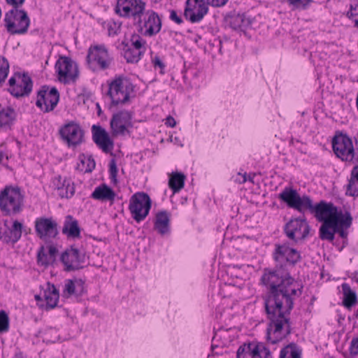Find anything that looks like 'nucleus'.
I'll use <instances>...</instances> for the list:
<instances>
[{
    "label": "nucleus",
    "mask_w": 358,
    "mask_h": 358,
    "mask_svg": "<svg viewBox=\"0 0 358 358\" xmlns=\"http://www.w3.org/2000/svg\"><path fill=\"white\" fill-rule=\"evenodd\" d=\"M273 268H264L260 285L264 311L268 320L266 339L269 345H277L292 331L290 314L296 297L301 296L303 285L292 276L290 270L301 259V252L287 244L276 243L272 252Z\"/></svg>",
    "instance_id": "1"
},
{
    "label": "nucleus",
    "mask_w": 358,
    "mask_h": 358,
    "mask_svg": "<svg viewBox=\"0 0 358 358\" xmlns=\"http://www.w3.org/2000/svg\"><path fill=\"white\" fill-rule=\"evenodd\" d=\"M311 214L322 222L319 229L320 239L331 243L339 251L348 245V229L352 224L350 212L343 213L333 203L321 200L314 204Z\"/></svg>",
    "instance_id": "2"
},
{
    "label": "nucleus",
    "mask_w": 358,
    "mask_h": 358,
    "mask_svg": "<svg viewBox=\"0 0 358 358\" xmlns=\"http://www.w3.org/2000/svg\"><path fill=\"white\" fill-rule=\"evenodd\" d=\"M108 90L104 98L108 100L109 110L117 109L129 105L131 99L136 96V85L131 79L124 75H115L111 80H107Z\"/></svg>",
    "instance_id": "3"
},
{
    "label": "nucleus",
    "mask_w": 358,
    "mask_h": 358,
    "mask_svg": "<svg viewBox=\"0 0 358 358\" xmlns=\"http://www.w3.org/2000/svg\"><path fill=\"white\" fill-rule=\"evenodd\" d=\"M114 59L105 44L91 45L86 56L87 68L94 73L109 69Z\"/></svg>",
    "instance_id": "4"
},
{
    "label": "nucleus",
    "mask_w": 358,
    "mask_h": 358,
    "mask_svg": "<svg viewBox=\"0 0 358 358\" xmlns=\"http://www.w3.org/2000/svg\"><path fill=\"white\" fill-rule=\"evenodd\" d=\"M24 196L18 186L6 185L0 192V210L5 215H16L22 210Z\"/></svg>",
    "instance_id": "5"
},
{
    "label": "nucleus",
    "mask_w": 358,
    "mask_h": 358,
    "mask_svg": "<svg viewBox=\"0 0 358 358\" xmlns=\"http://www.w3.org/2000/svg\"><path fill=\"white\" fill-rule=\"evenodd\" d=\"M3 22L7 32L10 35L26 34L30 25L27 12L20 8H12L6 12Z\"/></svg>",
    "instance_id": "6"
},
{
    "label": "nucleus",
    "mask_w": 358,
    "mask_h": 358,
    "mask_svg": "<svg viewBox=\"0 0 358 358\" xmlns=\"http://www.w3.org/2000/svg\"><path fill=\"white\" fill-rule=\"evenodd\" d=\"M278 199L288 208L297 210L303 215L306 211L312 213L314 203L311 197L307 194L301 196L292 186L285 187L278 194Z\"/></svg>",
    "instance_id": "7"
},
{
    "label": "nucleus",
    "mask_w": 358,
    "mask_h": 358,
    "mask_svg": "<svg viewBox=\"0 0 358 358\" xmlns=\"http://www.w3.org/2000/svg\"><path fill=\"white\" fill-rule=\"evenodd\" d=\"M59 261L66 272L76 271L83 268L86 262V252L83 247L73 244L62 252Z\"/></svg>",
    "instance_id": "8"
},
{
    "label": "nucleus",
    "mask_w": 358,
    "mask_h": 358,
    "mask_svg": "<svg viewBox=\"0 0 358 358\" xmlns=\"http://www.w3.org/2000/svg\"><path fill=\"white\" fill-rule=\"evenodd\" d=\"M8 92L15 98L29 96L34 86V82L27 72H15L8 80Z\"/></svg>",
    "instance_id": "9"
},
{
    "label": "nucleus",
    "mask_w": 358,
    "mask_h": 358,
    "mask_svg": "<svg viewBox=\"0 0 358 358\" xmlns=\"http://www.w3.org/2000/svg\"><path fill=\"white\" fill-rule=\"evenodd\" d=\"M310 230L311 227L305 216L292 217L283 227L286 237L295 243L306 240Z\"/></svg>",
    "instance_id": "10"
},
{
    "label": "nucleus",
    "mask_w": 358,
    "mask_h": 358,
    "mask_svg": "<svg viewBox=\"0 0 358 358\" xmlns=\"http://www.w3.org/2000/svg\"><path fill=\"white\" fill-rule=\"evenodd\" d=\"M58 132L68 148H76L85 142V131L77 121H67L60 127Z\"/></svg>",
    "instance_id": "11"
},
{
    "label": "nucleus",
    "mask_w": 358,
    "mask_h": 358,
    "mask_svg": "<svg viewBox=\"0 0 358 358\" xmlns=\"http://www.w3.org/2000/svg\"><path fill=\"white\" fill-rule=\"evenodd\" d=\"M151 207L152 200L145 192H138L134 194L129 199V210L131 217L138 223L146 218Z\"/></svg>",
    "instance_id": "12"
},
{
    "label": "nucleus",
    "mask_w": 358,
    "mask_h": 358,
    "mask_svg": "<svg viewBox=\"0 0 358 358\" xmlns=\"http://www.w3.org/2000/svg\"><path fill=\"white\" fill-rule=\"evenodd\" d=\"M36 106L43 113H50L56 108L59 101V92L56 87L42 85L36 94Z\"/></svg>",
    "instance_id": "13"
},
{
    "label": "nucleus",
    "mask_w": 358,
    "mask_h": 358,
    "mask_svg": "<svg viewBox=\"0 0 358 358\" xmlns=\"http://www.w3.org/2000/svg\"><path fill=\"white\" fill-rule=\"evenodd\" d=\"M145 7L143 0H117L114 10L120 17L136 21L146 10Z\"/></svg>",
    "instance_id": "14"
},
{
    "label": "nucleus",
    "mask_w": 358,
    "mask_h": 358,
    "mask_svg": "<svg viewBox=\"0 0 358 358\" xmlns=\"http://www.w3.org/2000/svg\"><path fill=\"white\" fill-rule=\"evenodd\" d=\"M138 31L145 36H153L158 34L162 27V20L158 13L150 9L145 11L142 17L136 21Z\"/></svg>",
    "instance_id": "15"
},
{
    "label": "nucleus",
    "mask_w": 358,
    "mask_h": 358,
    "mask_svg": "<svg viewBox=\"0 0 358 358\" xmlns=\"http://www.w3.org/2000/svg\"><path fill=\"white\" fill-rule=\"evenodd\" d=\"M55 67L61 83L69 84L75 82L78 77V66L69 57L61 56L56 62Z\"/></svg>",
    "instance_id": "16"
},
{
    "label": "nucleus",
    "mask_w": 358,
    "mask_h": 358,
    "mask_svg": "<svg viewBox=\"0 0 358 358\" xmlns=\"http://www.w3.org/2000/svg\"><path fill=\"white\" fill-rule=\"evenodd\" d=\"M133 113L127 110H121L115 113L110 121V127L113 136L125 134L130 135L129 128L133 127Z\"/></svg>",
    "instance_id": "17"
},
{
    "label": "nucleus",
    "mask_w": 358,
    "mask_h": 358,
    "mask_svg": "<svg viewBox=\"0 0 358 358\" xmlns=\"http://www.w3.org/2000/svg\"><path fill=\"white\" fill-rule=\"evenodd\" d=\"M332 148L336 155L343 161L353 160L355 149L352 139L347 134H336L332 139Z\"/></svg>",
    "instance_id": "18"
},
{
    "label": "nucleus",
    "mask_w": 358,
    "mask_h": 358,
    "mask_svg": "<svg viewBox=\"0 0 358 358\" xmlns=\"http://www.w3.org/2000/svg\"><path fill=\"white\" fill-rule=\"evenodd\" d=\"M270 350L262 342L256 341L243 343L236 352L237 358H268Z\"/></svg>",
    "instance_id": "19"
},
{
    "label": "nucleus",
    "mask_w": 358,
    "mask_h": 358,
    "mask_svg": "<svg viewBox=\"0 0 358 358\" xmlns=\"http://www.w3.org/2000/svg\"><path fill=\"white\" fill-rule=\"evenodd\" d=\"M206 0H186L184 16L192 23L199 22L208 11Z\"/></svg>",
    "instance_id": "20"
},
{
    "label": "nucleus",
    "mask_w": 358,
    "mask_h": 358,
    "mask_svg": "<svg viewBox=\"0 0 358 358\" xmlns=\"http://www.w3.org/2000/svg\"><path fill=\"white\" fill-rule=\"evenodd\" d=\"M35 231L41 239L55 238L59 235V226L52 217H40L35 220Z\"/></svg>",
    "instance_id": "21"
},
{
    "label": "nucleus",
    "mask_w": 358,
    "mask_h": 358,
    "mask_svg": "<svg viewBox=\"0 0 358 358\" xmlns=\"http://www.w3.org/2000/svg\"><path fill=\"white\" fill-rule=\"evenodd\" d=\"M4 229H0V240L6 244H15L21 238L23 225L17 220L13 222L11 227L4 222Z\"/></svg>",
    "instance_id": "22"
},
{
    "label": "nucleus",
    "mask_w": 358,
    "mask_h": 358,
    "mask_svg": "<svg viewBox=\"0 0 358 358\" xmlns=\"http://www.w3.org/2000/svg\"><path fill=\"white\" fill-rule=\"evenodd\" d=\"M92 133L93 141L103 152L108 153L113 149V139L101 126L94 124L92 127Z\"/></svg>",
    "instance_id": "23"
},
{
    "label": "nucleus",
    "mask_w": 358,
    "mask_h": 358,
    "mask_svg": "<svg viewBox=\"0 0 358 358\" xmlns=\"http://www.w3.org/2000/svg\"><path fill=\"white\" fill-rule=\"evenodd\" d=\"M64 283V287L63 289L64 296H76L79 297L82 296L87 292L85 280L74 278L73 279L65 280Z\"/></svg>",
    "instance_id": "24"
},
{
    "label": "nucleus",
    "mask_w": 358,
    "mask_h": 358,
    "mask_svg": "<svg viewBox=\"0 0 358 358\" xmlns=\"http://www.w3.org/2000/svg\"><path fill=\"white\" fill-rule=\"evenodd\" d=\"M154 229L164 236L171 234V214L167 210H159L155 216Z\"/></svg>",
    "instance_id": "25"
},
{
    "label": "nucleus",
    "mask_w": 358,
    "mask_h": 358,
    "mask_svg": "<svg viewBox=\"0 0 358 358\" xmlns=\"http://www.w3.org/2000/svg\"><path fill=\"white\" fill-rule=\"evenodd\" d=\"M44 303L41 305V308L50 310L57 306L59 299V289L50 282L48 283V288L43 290Z\"/></svg>",
    "instance_id": "26"
},
{
    "label": "nucleus",
    "mask_w": 358,
    "mask_h": 358,
    "mask_svg": "<svg viewBox=\"0 0 358 358\" xmlns=\"http://www.w3.org/2000/svg\"><path fill=\"white\" fill-rule=\"evenodd\" d=\"M115 196V191L105 183L97 186L90 196L93 199L101 201H110L111 203H113Z\"/></svg>",
    "instance_id": "27"
},
{
    "label": "nucleus",
    "mask_w": 358,
    "mask_h": 358,
    "mask_svg": "<svg viewBox=\"0 0 358 358\" xmlns=\"http://www.w3.org/2000/svg\"><path fill=\"white\" fill-rule=\"evenodd\" d=\"M62 234L67 238H77L80 237L81 229L78 221L71 215L64 217Z\"/></svg>",
    "instance_id": "28"
},
{
    "label": "nucleus",
    "mask_w": 358,
    "mask_h": 358,
    "mask_svg": "<svg viewBox=\"0 0 358 358\" xmlns=\"http://www.w3.org/2000/svg\"><path fill=\"white\" fill-rule=\"evenodd\" d=\"M17 117V113L10 106L3 108L0 110V127L8 130L11 129Z\"/></svg>",
    "instance_id": "29"
},
{
    "label": "nucleus",
    "mask_w": 358,
    "mask_h": 358,
    "mask_svg": "<svg viewBox=\"0 0 358 358\" xmlns=\"http://www.w3.org/2000/svg\"><path fill=\"white\" fill-rule=\"evenodd\" d=\"M341 287L343 295L342 305L348 310H351L358 303L357 293L346 282L343 283Z\"/></svg>",
    "instance_id": "30"
},
{
    "label": "nucleus",
    "mask_w": 358,
    "mask_h": 358,
    "mask_svg": "<svg viewBox=\"0 0 358 358\" xmlns=\"http://www.w3.org/2000/svg\"><path fill=\"white\" fill-rule=\"evenodd\" d=\"M229 27L234 30L244 31L251 24L244 14H234L228 15Z\"/></svg>",
    "instance_id": "31"
},
{
    "label": "nucleus",
    "mask_w": 358,
    "mask_h": 358,
    "mask_svg": "<svg viewBox=\"0 0 358 358\" xmlns=\"http://www.w3.org/2000/svg\"><path fill=\"white\" fill-rule=\"evenodd\" d=\"M302 350L294 342L282 348L280 352L279 358H301Z\"/></svg>",
    "instance_id": "32"
},
{
    "label": "nucleus",
    "mask_w": 358,
    "mask_h": 358,
    "mask_svg": "<svg viewBox=\"0 0 358 358\" xmlns=\"http://www.w3.org/2000/svg\"><path fill=\"white\" fill-rule=\"evenodd\" d=\"M186 176L181 172H175L171 174L169 180V188L173 193L179 192L185 185Z\"/></svg>",
    "instance_id": "33"
},
{
    "label": "nucleus",
    "mask_w": 358,
    "mask_h": 358,
    "mask_svg": "<svg viewBox=\"0 0 358 358\" xmlns=\"http://www.w3.org/2000/svg\"><path fill=\"white\" fill-rule=\"evenodd\" d=\"M144 50H139L126 44L123 48V57L127 63L136 64L144 55Z\"/></svg>",
    "instance_id": "34"
},
{
    "label": "nucleus",
    "mask_w": 358,
    "mask_h": 358,
    "mask_svg": "<svg viewBox=\"0 0 358 358\" xmlns=\"http://www.w3.org/2000/svg\"><path fill=\"white\" fill-rule=\"evenodd\" d=\"M78 158L82 167L80 164H78L77 169H80L85 173H91L95 169L96 163L92 155H85L83 153L79 155Z\"/></svg>",
    "instance_id": "35"
},
{
    "label": "nucleus",
    "mask_w": 358,
    "mask_h": 358,
    "mask_svg": "<svg viewBox=\"0 0 358 358\" xmlns=\"http://www.w3.org/2000/svg\"><path fill=\"white\" fill-rule=\"evenodd\" d=\"M10 64L8 59L0 55V87L5 83L9 73Z\"/></svg>",
    "instance_id": "36"
},
{
    "label": "nucleus",
    "mask_w": 358,
    "mask_h": 358,
    "mask_svg": "<svg viewBox=\"0 0 358 358\" xmlns=\"http://www.w3.org/2000/svg\"><path fill=\"white\" fill-rule=\"evenodd\" d=\"M347 18L354 23V27L358 28V2L349 5V10L345 13Z\"/></svg>",
    "instance_id": "37"
},
{
    "label": "nucleus",
    "mask_w": 358,
    "mask_h": 358,
    "mask_svg": "<svg viewBox=\"0 0 358 358\" xmlns=\"http://www.w3.org/2000/svg\"><path fill=\"white\" fill-rule=\"evenodd\" d=\"M75 194L74 183L71 181L69 183H66V185L64 188L59 187L58 195L61 198L69 199L71 198Z\"/></svg>",
    "instance_id": "38"
},
{
    "label": "nucleus",
    "mask_w": 358,
    "mask_h": 358,
    "mask_svg": "<svg viewBox=\"0 0 358 358\" xmlns=\"http://www.w3.org/2000/svg\"><path fill=\"white\" fill-rule=\"evenodd\" d=\"M130 42L131 45H129V46L139 50H144V52H145V45L146 41L140 35L133 34L131 37Z\"/></svg>",
    "instance_id": "39"
},
{
    "label": "nucleus",
    "mask_w": 358,
    "mask_h": 358,
    "mask_svg": "<svg viewBox=\"0 0 358 358\" xmlns=\"http://www.w3.org/2000/svg\"><path fill=\"white\" fill-rule=\"evenodd\" d=\"M37 263L38 265L48 266L53 264L50 257L45 252L44 246L40 247L37 252Z\"/></svg>",
    "instance_id": "40"
},
{
    "label": "nucleus",
    "mask_w": 358,
    "mask_h": 358,
    "mask_svg": "<svg viewBox=\"0 0 358 358\" xmlns=\"http://www.w3.org/2000/svg\"><path fill=\"white\" fill-rule=\"evenodd\" d=\"M10 318L8 314L4 310H0V333L4 334L9 331Z\"/></svg>",
    "instance_id": "41"
},
{
    "label": "nucleus",
    "mask_w": 358,
    "mask_h": 358,
    "mask_svg": "<svg viewBox=\"0 0 358 358\" xmlns=\"http://www.w3.org/2000/svg\"><path fill=\"white\" fill-rule=\"evenodd\" d=\"M288 1L294 8L306 10L313 0H288Z\"/></svg>",
    "instance_id": "42"
},
{
    "label": "nucleus",
    "mask_w": 358,
    "mask_h": 358,
    "mask_svg": "<svg viewBox=\"0 0 358 358\" xmlns=\"http://www.w3.org/2000/svg\"><path fill=\"white\" fill-rule=\"evenodd\" d=\"M117 172L118 169L115 163V160L112 159L109 164V175L110 179L113 184H116L117 182Z\"/></svg>",
    "instance_id": "43"
},
{
    "label": "nucleus",
    "mask_w": 358,
    "mask_h": 358,
    "mask_svg": "<svg viewBox=\"0 0 358 358\" xmlns=\"http://www.w3.org/2000/svg\"><path fill=\"white\" fill-rule=\"evenodd\" d=\"M350 179L346 194L351 196H358V181Z\"/></svg>",
    "instance_id": "44"
},
{
    "label": "nucleus",
    "mask_w": 358,
    "mask_h": 358,
    "mask_svg": "<svg viewBox=\"0 0 358 358\" xmlns=\"http://www.w3.org/2000/svg\"><path fill=\"white\" fill-rule=\"evenodd\" d=\"M71 181L69 178H62L61 176H58L54 178L52 183L55 188L57 190V194H59V187L64 188L66 183H69Z\"/></svg>",
    "instance_id": "45"
},
{
    "label": "nucleus",
    "mask_w": 358,
    "mask_h": 358,
    "mask_svg": "<svg viewBox=\"0 0 358 358\" xmlns=\"http://www.w3.org/2000/svg\"><path fill=\"white\" fill-rule=\"evenodd\" d=\"M108 35L109 36H114L119 34L120 25L117 24L115 22H108L106 25Z\"/></svg>",
    "instance_id": "46"
},
{
    "label": "nucleus",
    "mask_w": 358,
    "mask_h": 358,
    "mask_svg": "<svg viewBox=\"0 0 358 358\" xmlns=\"http://www.w3.org/2000/svg\"><path fill=\"white\" fill-rule=\"evenodd\" d=\"M350 356L348 358H353L358 355V336L352 339L349 348Z\"/></svg>",
    "instance_id": "47"
},
{
    "label": "nucleus",
    "mask_w": 358,
    "mask_h": 358,
    "mask_svg": "<svg viewBox=\"0 0 358 358\" xmlns=\"http://www.w3.org/2000/svg\"><path fill=\"white\" fill-rule=\"evenodd\" d=\"M152 64L155 69L159 68L160 69V73H164L166 65L159 56L156 55L152 58Z\"/></svg>",
    "instance_id": "48"
},
{
    "label": "nucleus",
    "mask_w": 358,
    "mask_h": 358,
    "mask_svg": "<svg viewBox=\"0 0 358 358\" xmlns=\"http://www.w3.org/2000/svg\"><path fill=\"white\" fill-rule=\"evenodd\" d=\"M169 19L176 23L177 24H181L183 22V20L180 15L175 10H170Z\"/></svg>",
    "instance_id": "49"
},
{
    "label": "nucleus",
    "mask_w": 358,
    "mask_h": 358,
    "mask_svg": "<svg viewBox=\"0 0 358 358\" xmlns=\"http://www.w3.org/2000/svg\"><path fill=\"white\" fill-rule=\"evenodd\" d=\"M207 3L215 8H220L225 6L229 0H206Z\"/></svg>",
    "instance_id": "50"
},
{
    "label": "nucleus",
    "mask_w": 358,
    "mask_h": 358,
    "mask_svg": "<svg viewBox=\"0 0 358 358\" xmlns=\"http://www.w3.org/2000/svg\"><path fill=\"white\" fill-rule=\"evenodd\" d=\"M48 256L50 257V259H51L52 262L54 263L55 262L56 255L58 253V250L53 245H48Z\"/></svg>",
    "instance_id": "51"
},
{
    "label": "nucleus",
    "mask_w": 358,
    "mask_h": 358,
    "mask_svg": "<svg viewBox=\"0 0 358 358\" xmlns=\"http://www.w3.org/2000/svg\"><path fill=\"white\" fill-rule=\"evenodd\" d=\"M6 1L12 8H21L25 0H6Z\"/></svg>",
    "instance_id": "52"
},
{
    "label": "nucleus",
    "mask_w": 358,
    "mask_h": 358,
    "mask_svg": "<svg viewBox=\"0 0 358 358\" xmlns=\"http://www.w3.org/2000/svg\"><path fill=\"white\" fill-rule=\"evenodd\" d=\"M164 124L166 126L173 128L176 125V121L172 116L169 115L165 119Z\"/></svg>",
    "instance_id": "53"
},
{
    "label": "nucleus",
    "mask_w": 358,
    "mask_h": 358,
    "mask_svg": "<svg viewBox=\"0 0 358 358\" xmlns=\"http://www.w3.org/2000/svg\"><path fill=\"white\" fill-rule=\"evenodd\" d=\"M52 333L57 334V332L56 329H52V328H50L49 329H48L46 331V332L45 333V339H47L48 341H50V342H52V343H55L56 341V339L57 338V335H56V336L55 337L54 339H48V335L51 334Z\"/></svg>",
    "instance_id": "54"
},
{
    "label": "nucleus",
    "mask_w": 358,
    "mask_h": 358,
    "mask_svg": "<svg viewBox=\"0 0 358 358\" xmlns=\"http://www.w3.org/2000/svg\"><path fill=\"white\" fill-rule=\"evenodd\" d=\"M255 174H252V175L250 174V175L248 176V177H247V173H245L243 175H242V176H242L243 180H242V181H241L240 182H241V183H244V182H245L247 180H249V181H250V182H251L252 183H254V180H254V177H255Z\"/></svg>",
    "instance_id": "55"
},
{
    "label": "nucleus",
    "mask_w": 358,
    "mask_h": 358,
    "mask_svg": "<svg viewBox=\"0 0 358 358\" xmlns=\"http://www.w3.org/2000/svg\"><path fill=\"white\" fill-rule=\"evenodd\" d=\"M34 299L36 301L37 306L41 308V305L44 303L43 293L40 294H36Z\"/></svg>",
    "instance_id": "56"
},
{
    "label": "nucleus",
    "mask_w": 358,
    "mask_h": 358,
    "mask_svg": "<svg viewBox=\"0 0 358 358\" xmlns=\"http://www.w3.org/2000/svg\"><path fill=\"white\" fill-rule=\"evenodd\" d=\"M350 179H354L353 180L358 181V165L355 166L352 169Z\"/></svg>",
    "instance_id": "57"
},
{
    "label": "nucleus",
    "mask_w": 358,
    "mask_h": 358,
    "mask_svg": "<svg viewBox=\"0 0 358 358\" xmlns=\"http://www.w3.org/2000/svg\"><path fill=\"white\" fill-rule=\"evenodd\" d=\"M12 358H27V356L22 352L17 351Z\"/></svg>",
    "instance_id": "58"
},
{
    "label": "nucleus",
    "mask_w": 358,
    "mask_h": 358,
    "mask_svg": "<svg viewBox=\"0 0 358 358\" xmlns=\"http://www.w3.org/2000/svg\"><path fill=\"white\" fill-rule=\"evenodd\" d=\"M352 162L358 164V148H357L356 151L355 150V155Z\"/></svg>",
    "instance_id": "59"
},
{
    "label": "nucleus",
    "mask_w": 358,
    "mask_h": 358,
    "mask_svg": "<svg viewBox=\"0 0 358 358\" xmlns=\"http://www.w3.org/2000/svg\"><path fill=\"white\" fill-rule=\"evenodd\" d=\"M201 36H200V35H198V34H197V35L195 36V38H194V42H195V43H198V42H199V40H201Z\"/></svg>",
    "instance_id": "60"
},
{
    "label": "nucleus",
    "mask_w": 358,
    "mask_h": 358,
    "mask_svg": "<svg viewBox=\"0 0 358 358\" xmlns=\"http://www.w3.org/2000/svg\"><path fill=\"white\" fill-rule=\"evenodd\" d=\"M4 157V153L2 150H0V163H1Z\"/></svg>",
    "instance_id": "61"
},
{
    "label": "nucleus",
    "mask_w": 358,
    "mask_h": 358,
    "mask_svg": "<svg viewBox=\"0 0 358 358\" xmlns=\"http://www.w3.org/2000/svg\"><path fill=\"white\" fill-rule=\"evenodd\" d=\"M170 138H171V141L174 142L175 143H176L179 141V138L178 137H175L174 140H173L172 136H171Z\"/></svg>",
    "instance_id": "62"
},
{
    "label": "nucleus",
    "mask_w": 358,
    "mask_h": 358,
    "mask_svg": "<svg viewBox=\"0 0 358 358\" xmlns=\"http://www.w3.org/2000/svg\"><path fill=\"white\" fill-rule=\"evenodd\" d=\"M352 280H354V281H355L356 282H357V283H358V278H357V277H353V278H352Z\"/></svg>",
    "instance_id": "63"
},
{
    "label": "nucleus",
    "mask_w": 358,
    "mask_h": 358,
    "mask_svg": "<svg viewBox=\"0 0 358 358\" xmlns=\"http://www.w3.org/2000/svg\"><path fill=\"white\" fill-rule=\"evenodd\" d=\"M96 106L100 109V106H99V103L96 104Z\"/></svg>",
    "instance_id": "64"
}]
</instances>
